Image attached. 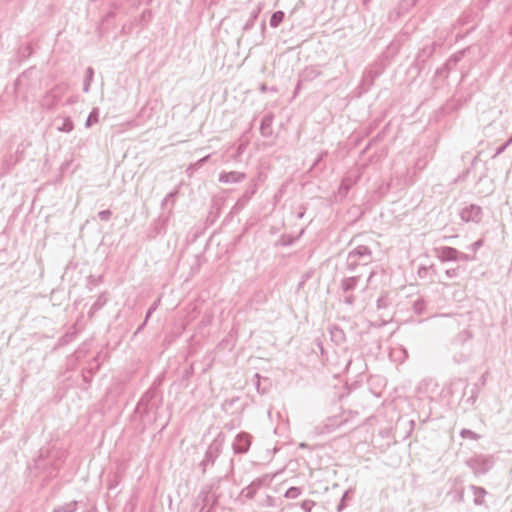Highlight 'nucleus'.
Listing matches in <instances>:
<instances>
[{"label":"nucleus","mask_w":512,"mask_h":512,"mask_svg":"<svg viewBox=\"0 0 512 512\" xmlns=\"http://www.w3.org/2000/svg\"><path fill=\"white\" fill-rule=\"evenodd\" d=\"M283 19V13L282 12H276L273 14L271 18V25L277 26Z\"/></svg>","instance_id":"1"},{"label":"nucleus","mask_w":512,"mask_h":512,"mask_svg":"<svg viewBox=\"0 0 512 512\" xmlns=\"http://www.w3.org/2000/svg\"><path fill=\"white\" fill-rule=\"evenodd\" d=\"M297 494H298V489H297V488H291V489H289V490H288V492H287V495H288L289 497H294V496H296Z\"/></svg>","instance_id":"2"}]
</instances>
